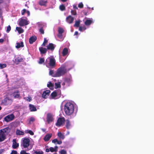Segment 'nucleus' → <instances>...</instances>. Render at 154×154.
Returning <instances> with one entry per match:
<instances>
[{
  "mask_svg": "<svg viewBox=\"0 0 154 154\" xmlns=\"http://www.w3.org/2000/svg\"><path fill=\"white\" fill-rule=\"evenodd\" d=\"M16 29L18 31L19 33H22L24 31V30L22 28L20 27H17L16 28Z\"/></svg>",
  "mask_w": 154,
  "mask_h": 154,
  "instance_id": "obj_30",
  "label": "nucleus"
},
{
  "mask_svg": "<svg viewBox=\"0 0 154 154\" xmlns=\"http://www.w3.org/2000/svg\"><path fill=\"white\" fill-rule=\"evenodd\" d=\"M6 64L5 63L1 64L0 63V69H2L6 67Z\"/></svg>",
  "mask_w": 154,
  "mask_h": 154,
  "instance_id": "obj_34",
  "label": "nucleus"
},
{
  "mask_svg": "<svg viewBox=\"0 0 154 154\" xmlns=\"http://www.w3.org/2000/svg\"><path fill=\"white\" fill-rule=\"evenodd\" d=\"M36 39L37 38L36 36L31 37L29 39V43L31 44L33 43V42L35 41Z\"/></svg>",
  "mask_w": 154,
  "mask_h": 154,
  "instance_id": "obj_16",
  "label": "nucleus"
},
{
  "mask_svg": "<svg viewBox=\"0 0 154 154\" xmlns=\"http://www.w3.org/2000/svg\"><path fill=\"white\" fill-rule=\"evenodd\" d=\"M45 60L44 59L42 58H41L39 60V64H42L44 62Z\"/></svg>",
  "mask_w": 154,
  "mask_h": 154,
  "instance_id": "obj_43",
  "label": "nucleus"
},
{
  "mask_svg": "<svg viewBox=\"0 0 154 154\" xmlns=\"http://www.w3.org/2000/svg\"><path fill=\"white\" fill-rule=\"evenodd\" d=\"M86 29V28L85 26L80 27L79 28V30L81 31H82Z\"/></svg>",
  "mask_w": 154,
  "mask_h": 154,
  "instance_id": "obj_39",
  "label": "nucleus"
},
{
  "mask_svg": "<svg viewBox=\"0 0 154 154\" xmlns=\"http://www.w3.org/2000/svg\"><path fill=\"white\" fill-rule=\"evenodd\" d=\"M48 49L51 50H54V45L52 43H50L47 46Z\"/></svg>",
  "mask_w": 154,
  "mask_h": 154,
  "instance_id": "obj_19",
  "label": "nucleus"
},
{
  "mask_svg": "<svg viewBox=\"0 0 154 154\" xmlns=\"http://www.w3.org/2000/svg\"><path fill=\"white\" fill-rule=\"evenodd\" d=\"M20 154H30L29 153H26V151L24 150H22L20 152Z\"/></svg>",
  "mask_w": 154,
  "mask_h": 154,
  "instance_id": "obj_47",
  "label": "nucleus"
},
{
  "mask_svg": "<svg viewBox=\"0 0 154 154\" xmlns=\"http://www.w3.org/2000/svg\"><path fill=\"white\" fill-rule=\"evenodd\" d=\"M9 127H6L0 130V142L3 141L5 139V136L10 132Z\"/></svg>",
  "mask_w": 154,
  "mask_h": 154,
  "instance_id": "obj_2",
  "label": "nucleus"
},
{
  "mask_svg": "<svg viewBox=\"0 0 154 154\" xmlns=\"http://www.w3.org/2000/svg\"><path fill=\"white\" fill-rule=\"evenodd\" d=\"M62 85H65V83H63V84H62Z\"/></svg>",
  "mask_w": 154,
  "mask_h": 154,
  "instance_id": "obj_64",
  "label": "nucleus"
},
{
  "mask_svg": "<svg viewBox=\"0 0 154 154\" xmlns=\"http://www.w3.org/2000/svg\"><path fill=\"white\" fill-rule=\"evenodd\" d=\"M25 132L26 133H29L31 135L34 134L33 132L31 130H27L25 131Z\"/></svg>",
  "mask_w": 154,
  "mask_h": 154,
  "instance_id": "obj_35",
  "label": "nucleus"
},
{
  "mask_svg": "<svg viewBox=\"0 0 154 154\" xmlns=\"http://www.w3.org/2000/svg\"><path fill=\"white\" fill-rule=\"evenodd\" d=\"M52 143L56 144V143L59 144H60L62 143V141H58L57 139H55L54 140H53L52 141Z\"/></svg>",
  "mask_w": 154,
  "mask_h": 154,
  "instance_id": "obj_27",
  "label": "nucleus"
},
{
  "mask_svg": "<svg viewBox=\"0 0 154 154\" xmlns=\"http://www.w3.org/2000/svg\"><path fill=\"white\" fill-rule=\"evenodd\" d=\"M74 20V18L71 16H69L66 18V21L67 22L69 23H72Z\"/></svg>",
  "mask_w": 154,
  "mask_h": 154,
  "instance_id": "obj_12",
  "label": "nucleus"
},
{
  "mask_svg": "<svg viewBox=\"0 0 154 154\" xmlns=\"http://www.w3.org/2000/svg\"><path fill=\"white\" fill-rule=\"evenodd\" d=\"M30 140L28 138H24L22 140V145L25 148H27L29 145Z\"/></svg>",
  "mask_w": 154,
  "mask_h": 154,
  "instance_id": "obj_5",
  "label": "nucleus"
},
{
  "mask_svg": "<svg viewBox=\"0 0 154 154\" xmlns=\"http://www.w3.org/2000/svg\"><path fill=\"white\" fill-rule=\"evenodd\" d=\"M18 143H17L16 140L14 139L13 140L12 147L14 149H16L19 146Z\"/></svg>",
  "mask_w": 154,
  "mask_h": 154,
  "instance_id": "obj_15",
  "label": "nucleus"
},
{
  "mask_svg": "<svg viewBox=\"0 0 154 154\" xmlns=\"http://www.w3.org/2000/svg\"><path fill=\"white\" fill-rule=\"evenodd\" d=\"M58 31L59 33L61 35V34H62V33H63V29L61 28H59Z\"/></svg>",
  "mask_w": 154,
  "mask_h": 154,
  "instance_id": "obj_37",
  "label": "nucleus"
},
{
  "mask_svg": "<svg viewBox=\"0 0 154 154\" xmlns=\"http://www.w3.org/2000/svg\"><path fill=\"white\" fill-rule=\"evenodd\" d=\"M68 50L67 48H65L63 50L62 52V54L63 56H64L68 54Z\"/></svg>",
  "mask_w": 154,
  "mask_h": 154,
  "instance_id": "obj_28",
  "label": "nucleus"
},
{
  "mask_svg": "<svg viewBox=\"0 0 154 154\" xmlns=\"http://www.w3.org/2000/svg\"><path fill=\"white\" fill-rule=\"evenodd\" d=\"M78 34V32L77 31L75 32V34L74 35H77V34Z\"/></svg>",
  "mask_w": 154,
  "mask_h": 154,
  "instance_id": "obj_59",
  "label": "nucleus"
},
{
  "mask_svg": "<svg viewBox=\"0 0 154 154\" xmlns=\"http://www.w3.org/2000/svg\"><path fill=\"white\" fill-rule=\"evenodd\" d=\"M54 84L51 83L50 82H49L47 84L48 87H49L51 90L54 89Z\"/></svg>",
  "mask_w": 154,
  "mask_h": 154,
  "instance_id": "obj_21",
  "label": "nucleus"
},
{
  "mask_svg": "<svg viewBox=\"0 0 154 154\" xmlns=\"http://www.w3.org/2000/svg\"><path fill=\"white\" fill-rule=\"evenodd\" d=\"M53 115L50 113L47 115L46 120L48 123H50L54 121V119Z\"/></svg>",
  "mask_w": 154,
  "mask_h": 154,
  "instance_id": "obj_8",
  "label": "nucleus"
},
{
  "mask_svg": "<svg viewBox=\"0 0 154 154\" xmlns=\"http://www.w3.org/2000/svg\"><path fill=\"white\" fill-rule=\"evenodd\" d=\"M2 117L1 116H0V119L2 118Z\"/></svg>",
  "mask_w": 154,
  "mask_h": 154,
  "instance_id": "obj_62",
  "label": "nucleus"
},
{
  "mask_svg": "<svg viewBox=\"0 0 154 154\" xmlns=\"http://www.w3.org/2000/svg\"><path fill=\"white\" fill-rule=\"evenodd\" d=\"M64 109L65 113L67 115H71L74 112V105L70 102H67L64 105Z\"/></svg>",
  "mask_w": 154,
  "mask_h": 154,
  "instance_id": "obj_1",
  "label": "nucleus"
},
{
  "mask_svg": "<svg viewBox=\"0 0 154 154\" xmlns=\"http://www.w3.org/2000/svg\"><path fill=\"white\" fill-rule=\"evenodd\" d=\"M4 41V39H3L2 38L0 39V43H2Z\"/></svg>",
  "mask_w": 154,
  "mask_h": 154,
  "instance_id": "obj_54",
  "label": "nucleus"
},
{
  "mask_svg": "<svg viewBox=\"0 0 154 154\" xmlns=\"http://www.w3.org/2000/svg\"><path fill=\"white\" fill-rule=\"evenodd\" d=\"M60 82H57L55 83V88L57 89L60 87Z\"/></svg>",
  "mask_w": 154,
  "mask_h": 154,
  "instance_id": "obj_26",
  "label": "nucleus"
},
{
  "mask_svg": "<svg viewBox=\"0 0 154 154\" xmlns=\"http://www.w3.org/2000/svg\"><path fill=\"white\" fill-rule=\"evenodd\" d=\"M93 23L92 19H87L85 22V24L86 26H88Z\"/></svg>",
  "mask_w": 154,
  "mask_h": 154,
  "instance_id": "obj_13",
  "label": "nucleus"
},
{
  "mask_svg": "<svg viewBox=\"0 0 154 154\" xmlns=\"http://www.w3.org/2000/svg\"><path fill=\"white\" fill-rule=\"evenodd\" d=\"M4 151V150L3 149H1L0 150V154H2V153H3Z\"/></svg>",
  "mask_w": 154,
  "mask_h": 154,
  "instance_id": "obj_56",
  "label": "nucleus"
},
{
  "mask_svg": "<svg viewBox=\"0 0 154 154\" xmlns=\"http://www.w3.org/2000/svg\"><path fill=\"white\" fill-rule=\"evenodd\" d=\"M65 121L64 118H59L58 119L56 125L58 127L60 126L64 123Z\"/></svg>",
  "mask_w": 154,
  "mask_h": 154,
  "instance_id": "obj_9",
  "label": "nucleus"
},
{
  "mask_svg": "<svg viewBox=\"0 0 154 154\" xmlns=\"http://www.w3.org/2000/svg\"><path fill=\"white\" fill-rule=\"evenodd\" d=\"M3 2V0H0V4L2 3Z\"/></svg>",
  "mask_w": 154,
  "mask_h": 154,
  "instance_id": "obj_61",
  "label": "nucleus"
},
{
  "mask_svg": "<svg viewBox=\"0 0 154 154\" xmlns=\"http://www.w3.org/2000/svg\"><path fill=\"white\" fill-rule=\"evenodd\" d=\"M11 154H17V152L16 151L12 150V151Z\"/></svg>",
  "mask_w": 154,
  "mask_h": 154,
  "instance_id": "obj_49",
  "label": "nucleus"
},
{
  "mask_svg": "<svg viewBox=\"0 0 154 154\" xmlns=\"http://www.w3.org/2000/svg\"><path fill=\"white\" fill-rule=\"evenodd\" d=\"M35 154H43V152L41 150H38L34 151Z\"/></svg>",
  "mask_w": 154,
  "mask_h": 154,
  "instance_id": "obj_36",
  "label": "nucleus"
},
{
  "mask_svg": "<svg viewBox=\"0 0 154 154\" xmlns=\"http://www.w3.org/2000/svg\"><path fill=\"white\" fill-rule=\"evenodd\" d=\"M74 8H76V9L77 8L76 6H74Z\"/></svg>",
  "mask_w": 154,
  "mask_h": 154,
  "instance_id": "obj_63",
  "label": "nucleus"
},
{
  "mask_svg": "<svg viewBox=\"0 0 154 154\" xmlns=\"http://www.w3.org/2000/svg\"><path fill=\"white\" fill-rule=\"evenodd\" d=\"M11 26H8L7 27V30H6V31L7 32H8L10 31L11 30Z\"/></svg>",
  "mask_w": 154,
  "mask_h": 154,
  "instance_id": "obj_45",
  "label": "nucleus"
},
{
  "mask_svg": "<svg viewBox=\"0 0 154 154\" xmlns=\"http://www.w3.org/2000/svg\"><path fill=\"white\" fill-rule=\"evenodd\" d=\"M71 12L72 14L73 15H75L76 14V12L75 11H72Z\"/></svg>",
  "mask_w": 154,
  "mask_h": 154,
  "instance_id": "obj_51",
  "label": "nucleus"
},
{
  "mask_svg": "<svg viewBox=\"0 0 154 154\" xmlns=\"http://www.w3.org/2000/svg\"><path fill=\"white\" fill-rule=\"evenodd\" d=\"M62 35H61L60 34H59V35H58V37L60 38H62Z\"/></svg>",
  "mask_w": 154,
  "mask_h": 154,
  "instance_id": "obj_57",
  "label": "nucleus"
},
{
  "mask_svg": "<svg viewBox=\"0 0 154 154\" xmlns=\"http://www.w3.org/2000/svg\"><path fill=\"white\" fill-rule=\"evenodd\" d=\"M29 108L31 111H35L36 110V108L32 105L30 104L29 105Z\"/></svg>",
  "mask_w": 154,
  "mask_h": 154,
  "instance_id": "obj_18",
  "label": "nucleus"
},
{
  "mask_svg": "<svg viewBox=\"0 0 154 154\" xmlns=\"http://www.w3.org/2000/svg\"><path fill=\"white\" fill-rule=\"evenodd\" d=\"M69 131H68V132H67L66 133V135H69Z\"/></svg>",
  "mask_w": 154,
  "mask_h": 154,
  "instance_id": "obj_60",
  "label": "nucleus"
},
{
  "mask_svg": "<svg viewBox=\"0 0 154 154\" xmlns=\"http://www.w3.org/2000/svg\"><path fill=\"white\" fill-rule=\"evenodd\" d=\"M66 128L68 129L69 128L71 127V125L69 121L68 120H66Z\"/></svg>",
  "mask_w": 154,
  "mask_h": 154,
  "instance_id": "obj_24",
  "label": "nucleus"
},
{
  "mask_svg": "<svg viewBox=\"0 0 154 154\" xmlns=\"http://www.w3.org/2000/svg\"><path fill=\"white\" fill-rule=\"evenodd\" d=\"M29 24V21L26 17L22 18L20 20L19 24L20 26L27 25Z\"/></svg>",
  "mask_w": 154,
  "mask_h": 154,
  "instance_id": "obj_6",
  "label": "nucleus"
},
{
  "mask_svg": "<svg viewBox=\"0 0 154 154\" xmlns=\"http://www.w3.org/2000/svg\"><path fill=\"white\" fill-rule=\"evenodd\" d=\"M25 13H26L27 14L28 16L30 15V12L29 11H27L26 9H23L21 11V14L22 15H24Z\"/></svg>",
  "mask_w": 154,
  "mask_h": 154,
  "instance_id": "obj_23",
  "label": "nucleus"
},
{
  "mask_svg": "<svg viewBox=\"0 0 154 154\" xmlns=\"http://www.w3.org/2000/svg\"><path fill=\"white\" fill-rule=\"evenodd\" d=\"M60 154H66V151L64 150H61L60 152Z\"/></svg>",
  "mask_w": 154,
  "mask_h": 154,
  "instance_id": "obj_44",
  "label": "nucleus"
},
{
  "mask_svg": "<svg viewBox=\"0 0 154 154\" xmlns=\"http://www.w3.org/2000/svg\"><path fill=\"white\" fill-rule=\"evenodd\" d=\"M39 31L42 34H44V31L43 29H39Z\"/></svg>",
  "mask_w": 154,
  "mask_h": 154,
  "instance_id": "obj_52",
  "label": "nucleus"
},
{
  "mask_svg": "<svg viewBox=\"0 0 154 154\" xmlns=\"http://www.w3.org/2000/svg\"><path fill=\"white\" fill-rule=\"evenodd\" d=\"M80 21L79 20L76 21L75 22V23L74 25V26H78L79 25Z\"/></svg>",
  "mask_w": 154,
  "mask_h": 154,
  "instance_id": "obj_38",
  "label": "nucleus"
},
{
  "mask_svg": "<svg viewBox=\"0 0 154 154\" xmlns=\"http://www.w3.org/2000/svg\"><path fill=\"white\" fill-rule=\"evenodd\" d=\"M13 96L14 98H17L19 97V95L18 93H14Z\"/></svg>",
  "mask_w": 154,
  "mask_h": 154,
  "instance_id": "obj_41",
  "label": "nucleus"
},
{
  "mask_svg": "<svg viewBox=\"0 0 154 154\" xmlns=\"http://www.w3.org/2000/svg\"><path fill=\"white\" fill-rule=\"evenodd\" d=\"M57 135L58 137L60 139H63L65 138V137L63 134L60 132H59L57 133Z\"/></svg>",
  "mask_w": 154,
  "mask_h": 154,
  "instance_id": "obj_22",
  "label": "nucleus"
},
{
  "mask_svg": "<svg viewBox=\"0 0 154 154\" xmlns=\"http://www.w3.org/2000/svg\"><path fill=\"white\" fill-rule=\"evenodd\" d=\"M23 59L22 58H21L20 59H16V60L17 61H18L19 62H21L22 60Z\"/></svg>",
  "mask_w": 154,
  "mask_h": 154,
  "instance_id": "obj_53",
  "label": "nucleus"
},
{
  "mask_svg": "<svg viewBox=\"0 0 154 154\" xmlns=\"http://www.w3.org/2000/svg\"><path fill=\"white\" fill-rule=\"evenodd\" d=\"M60 9L61 11H63L65 9V7L63 5H61L60 6Z\"/></svg>",
  "mask_w": 154,
  "mask_h": 154,
  "instance_id": "obj_40",
  "label": "nucleus"
},
{
  "mask_svg": "<svg viewBox=\"0 0 154 154\" xmlns=\"http://www.w3.org/2000/svg\"><path fill=\"white\" fill-rule=\"evenodd\" d=\"M58 147L57 146H55L54 148L53 147H50V151L52 152H56L57 151Z\"/></svg>",
  "mask_w": 154,
  "mask_h": 154,
  "instance_id": "obj_25",
  "label": "nucleus"
},
{
  "mask_svg": "<svg viewBox=\"0 0 154 154\" xmlns=\"http://www.w3.org/2000/svg\"><path fill=\"white\" fill-rule=\"evenodd\" d=\"M26 100L28 101H30L31 100V98L30 97H28L26 98Z\"/></svg>",
  "mask_w": 154,
  "mask_h": 154,
  "instance_id": "obj_50",
  "label": "nucleus"
},
{
  "mask_svg": "<svg viewBox=\"0 0 154 154\" xmlns=\"http://www.w3.org/2000/svg\"><path fill=\"white\" fill-rule=\"evenodd\" d=\"M57 95V94L55 91H54L51 94V96L53 98H55Z\"/></svg>",
  "mask_w": 154,
  "mask_h": 154,
  "instance_id": "obj_33",
  "label": "nucleus"
},
{
  "mask_svg": "<svg viewBox=\"0 0 154 154\" xmlns=\"http://www.w3.org/2000/svg\"><path fill=\"white\" fill-rule=\"evenodd\" d=\"M2 13V10L1 9H0V16L1 15Z\"/></svg>",
  "mask_w": 154,
  "mask_h": 154,
  "instance_id": "obj_58",
  "label": "nucleus"
},
{
  "mask_svg": "<svg viewBox=\"0 0 154 154\" xmlns=\"http://www.w3.org/2000/svg\"><path fill=\"white\" fill-rule=\"evenodd\" d=\"M14 118V116L13 114H11L5 117L4 119L5 122H8L13 120Z\"/></svg>",
  "mask_w": 154,
  "mask_h": 154,
  "instance_id": "obj_7",
  "label": "nucleus"
},
{
  "mask_svg": "<svg viewBox=\"0 0 154 154\" xmlns=\"http://www.w3.org/2000/svg\"><path fill=\"white\" fill-rule=\"evenodd\" d=\"M45 63L48 67H54L55 65V60L53 57H50L46 60Z\"/></svg>",
  "mask_w": 154,
  "mask_h": 154,
  "instance_id": "obj_3",
  "label": "nucleus"
},
{
  "mask_svg": "<svg viewBox=\"0 0 154 154\" xmlns=\"http://www.w3.org/2000/svg\"><path fill=\"white\" fill-rule=\"evenodd\" d=\"M50 151V148L49 149L47 148L45 149V151L47 152H49Z\"/></svg>",
  "mask_w": 154,
  "mask_h": 154,
  "instance_id": "obj_55",
  "label": "nucleus"
},
{
  "mask_svg": "<svg viewBox=\"0 0 154 154\" xmlns=\"http://www.w3.org/2000/svg\"><path fill=\"white\" fill-rule=\"evenodd\" d=\"M39 50L41 54H45L46 53L47 51V49L45 48L42 47H40L39 48Z\"/></svg>",
  "mask_w": 154,
  "mask_h": 154,
  "instance_id": "obj_20",
  "label": "nucleus"
},
{
  "mask_svg": "<svg viewBox=\"0 0 154 154\" xmlns=\"http://www.w3.org/2000/svg\"><path fill=\"white\" fill-rule=\"evenodd\" d=\"M50 93V91L49 90H47L44 91L42 94V97L44 98H47L49 96Z\"/></svg>",
  "mask_w": 154,
  "mask_h": 154,
  "instance_id": "obj_10",
  "label": "nucleus"
},
{
  "mask_svg": "<svg viewBox=\"0 0 154 154\" xmlns=\"http://www.w3.org/2000/svg\"><path fill=\"white\" fill-rule=\"evenodd\" d=\"M83 6V5L82 3H80L78 5V7L80 8H82Z\"/></svg>",
  "mask_w": 154,
  "mask_h": 154,
  "instance_id": "obj_48",
  "label": "nucleus"
},
{
  "mask_svg": "<svg viewBox=\"0 0 154 154\" xmlns=\"http://www.w3.org/2000/svg\"><path fill=\"white\" fill-rule=\"evenodd\" d=\"M51 136L52 134H47L44 138V140L45 141H48L50 139Z\"/></svg>",
  "mask_w": 154,
  "mask_h": 154,
  "instance_id": "obj_17",
  "label": "nucleus"
},
{
  "mask_svg": "<svg viewBox=\"0 0 154 154\" xmlns=\"http://www.w3.org/2000/svg\"><path fill=\"white\" fill-rule=\"evenodd\" d=\"M23 43L22 42H17L16 44L15 47L16 48L18 49L21 48L23 47Z\"/></svg>",
  "mask_w": 154,
  "mask_h": 154,
  "instance_id": "obj_11",
  "label": "nucleus"
},
{
  "mask_svg": "<svg viewBox=\"0 0 154 154\" xmlns=\"http://www.w3.org/2000/svg\"><path fill=\"white\" fill-rule=\"evenodd\" d=\"M47 3V1L43 0H41L39 2V4L41 5H45Z\"/></svg>",
  "mask_w": 154,
  "mask_h": 154,
  "instance_id": "obj_31",
  "label": "nucleus"
},
{
  "mask_svg": "<svg viewBox=\"0 0 154 154\" xmlns=\"http://www.w3.org/2000/svg\"><path fill=\"white\" fill-rule=\"evenodd\" d=\"M49 75H51L53 76V75H55V73H54L53 71L52 70H50L49 73Z\"/></svg>",
  "mask_w": 154,
  "mask_h": 154,
  "instance_id": "obj_46",
  "label": "nucleus"
},
{
  "mask_svg": "<svg viewBox=\"0 0 154 154\" xmlns=\"http://www.w3.org/2000/svg\"><path fill=\"white\" fill-rule=\"evenodd\" d=\"M35 119L33 117H31L28 120V122L29 124H31L32 122L34 121Z\"/></svg>",
  "mask_w": 154,
  "mask_h": 154,
  "instance_id": "obj_32",
  "label": "nucleus"
},
{
  "mask_svg": "<svg viewBox=\"0 0 154 154\" xmlns=\"http://www.w3.org/2000/svg\"><path fill=\"white\" fill-rule=\"evenodd\" d=\"M5 104L6 105L10 104L12 102L11 99H9L8 98H6L4 100Z\"/></svg>",
  "mask_w": 154,
  "mask_h": 154,
  "instance_id": "obj_14",
  "label": "nucleus"
},
{
  "mask_svg": "<svg viewBox=\"0 0 154 154\" xmlns=\"http://www.w3.org/2000/svg\"><path fill=\"white\" fill-rule=\"evenodd\" d=\"M66 72V69L64 68H60L58 69L55 75H53V76L56 77L60 76L63 75Z\"/></svg>",
  "mask_w": 154,
  "mask_h": 154,
  "instance_id": "obj_4",
  "label": "nucleus"
},
{
  "mask_svg": "<svg viewBox=\"0 0 154 154\" xmlns=\"http://www.w3.org/2000/svg\"><path fill=\"white\" fill-rule=\"evenodd\" d=\"M24 134V132L23 131L18 130H17L16 134L17 135H23Z\"/></svg>",
  "mask_w": 154,
  "mask_h": 154,
  "instance_id": "obj_29",
  "label": "nucleus"
},
{
  "mask_svg": "<svg viewBox=\"0 0 154 154\" xmlns=\"http://www.w3.org/2000/svg\"><path fill=\"white\" fill-rule=\"evenodd\" d=\"M48 42V40L45 38L44 42L42 44V46H45V45Z\"/></svg>",
  "mask_w": 154,
  "mask_h": 154,
  "instance_id": "obj_42",
  "label": "nucleus"
}]
</instances>
